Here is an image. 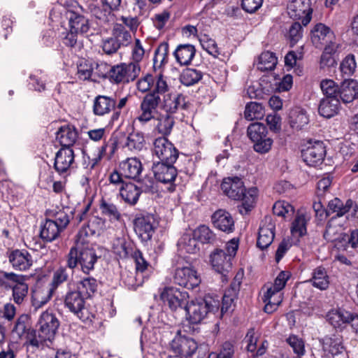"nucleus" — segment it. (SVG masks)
I'll return each instance as SVG.
<instances>
[{
  "instance_id": "nucleus-1",
  "label": "nucleus",
  "mask_w": 358,
  "mask_h": 358,
  "mask_svg": "<svg viewBox=\"0 0 358 358\" xmlns=\"http://www.w3.org/2000/svg\"><path fill=\"white\" fill-rule=\"evenodd\" d=\"M137 89L142 93H147L142 99L137 120L141 123H147L155 118L160 106V94L170 90L166 78L162 73H147L136 83Z\"/></svg>"
},
{
  "instance_id": "nucleus-2",
  "label": "nucleus",
  "mask_w": 358,
  "mask_h": 358,
  "mask_svg": "<svg viewBox=\"0 0 358 358\" xmlns=\"http://www.w3.org/2000/svg\"><path fill=\"white\" fill-rule=\"evenodd\" d=\"M221 189L229 198L242 201V207L239 210L241 214H246L254 207L257 194V188H250L246 191L242 180L238 177L224 179Z\"/></svg>"
},
{
  "instance_id": "nucleus-3",
  "label": "nucleus",
  "mask_w": 358,
  "mask_h": 358,
  "mask_svg": "<svg viewBox=\"0 0 358 358\" xmlns=\"http://www.w3.org/2000/svg\"><path fill=\"white\" fill-rule=\"evenodd\" d=\"M59 324L58 318L52 312H43L37 322V329L29 336L30 345L38 348L43 346L45 341L53 340Z\"/></svg>"
},
{
  "instance_id": "nucleus-4",
  "label": "nucleus",
  "mask_w": 358,
  "mask_h": 358,
  "mask_svg": "<svg viewBox=\"0 0 358 358\" xmlns=\"http://www.w3.org/2000/svg\"><path fill=\"white\" fill-rule=\"evenodd\" d=\"M83 245L76 241V245L70 248L66 256V266L72 271L80 266L84 273L89 274L94 270L99 257L94 248Z\"/></svg>"
},
{
  "instance_id": "nucleus-5",
  "label": "nucleus",
  "mask_w": 358,
  "mask_h": 358,
  "mask_svg": "<svg viewBox=\"0 0 358 358\" xmlns=\"http://www.w3.org/2000/svg\"><path fill=\"white\" fill-rule=\"evenodd\" d=\"M238 248V240L231 239L227 242L224 249H216L210 255V262L213 269L224 278L232 267L231 260Z\"/></svg>"
},
{
  "instance_id": "nucleus-6",
  "label": "nucleus",
  "mask_w": 358,
  "mask_h": 358,
  "mask_svg": "<svg viewBox=\"0 0 358 358\" xmlns=\"http://www.w3.org/2000/svg\"><path fill=\"white\" fill-rule=\"evenodd\" d=\"M71 270L66 265L65 266H59L52 273V280L50 282V288L36 289L32 293V305L38 308L45 304L51 298L52 292L55 289L67 282L70 278V275L73 274V270L70 274Z\"/></svg>"
},
{
  "instance_id": "nucleus-7",
  "label": "nucleus",
  "mask_w": 358,
  "mask_h": 358,
  "mask_svg": "<svg viewBox=\"0 0 358 358\" xmlns=\"http://www.w3.org/2000/svg\"><path fill=\"white\" fill-rule=\"evenodd\" d=\"M218 309V301L210 296H205L203 299H197L188 303L185 311L190 323L199 324L208 313H215Z\"/></svg>"
},
{
  "instance_id": "nucleus-8",
  "label": "nucleus",
  "mask_w": 358,
  "mask_h": 358,
  "mask_svg": "<svg viewBox=\"0 0 358 358\" xmlns=\"http://www.w3.org/2000/svg\"><path fill=\"white\" fill-rule=\"evenodd\" d=\"M86 299L76 288L72 289L70 284L68 285V290L64 299V306L85 322H92L94 317L85 306Z\"/></svg>"
},
{
  "instance_id": "nucleus-9",
  "label": "nucleus",
  "mask_w": 358,
  "mask_h": 358,
  "mask_svg": "<svg viewBox=\"0 0 358 358\" xmlns=\"http://www.w3.org/2000/svg\"><path fill=\"white\" fill-rule=\"evenodd\" d=\"M247 135L254 143L253 148L255 152L264 154L271 150L273 140L268 136V130L264 124H250L247 129Z\"/></svg>"
},
{
  "instance_id": "nucleus-10",
  "label": "nucleus",
  "mask_w": 358,
  "mask_h": 358,
  "mask_svg": "<svg viewBox=\"0 0 358 358\" xmlns=\"http://www.w3.org/2000/svg\"><path fill=\"white\" fill-rule=\"evenodd\" d=\"M2 278L5 282L6 287L12 289V297L13 301L20 305L27 296L29 292V285L26 282L27 277L25 275L16 274L13 272H2Z\"/></svg>"
},
{
  "instance_id": "nucleus-11",
  "label": "nucleus",
  "mask_w": 358,
  "mask_h": 358,
  "mask_svg": "<svg viewBox=\"0 0 358 358\" xmlns=\"http://www.w3.org/2000/svg\"><path fill=\"white\" fill-rule=\"evenodd\" d=\"M141 66L137 62L120 63L111 66L110 81L114 84L133 82L139 76Z\"/></svg>"
},
{
  "instance_id": "nucleus-12",
  "label": "nucleus",
  "mask_w": 358,
  "mask_h": 358,
  "mask_svg": "<svg viewBox=\"0 0 358 358\" xmlns=\"http://www.w3.org/2000/svg\"><path fill=\"white\" fill-rule=\"evenodd\" d=\"M159 222L155 215L148 213L137 214L134 220V229L143 242H148L157 228Z\"/></svg>"
},
{
  "instance_id": "nucleus-13",
  "label": "nucleus",
  "mask_w": 358,
  "mask_h": 358,
  "mask_svg": "<svg viewBox=\"0 0 358 358\" xmlns=\"http://www.w3.org/2000/svg\"><path fill=\"white\" fill-rule=\"evenodd\" d=\"M160 299L173 311L185 310L189 303L188 293L173 286L164 287L160 292Z\"/></svg>"
},
{
  "instance_id": "nucleus-14",
  "label": "nucleus",
  "mask_w": 358,
  "mask_h": 358,
  "mask_svg": "<svg viewBox=\"0 0 358 358\" xmlns=\"http://www.w3.org/2000/svg\"><path fill=\"white\" fill-rule=\"evenodd\" d=\"M173 282L188 289H193L201 283L197 271L191 266L177 267L173 274Z\"/></svg>"
},
{
  "instance_id": "nucleus-15",
  "label": "nucleus",
  "mask_w": 358,
  "mask_h": 358,
  "mask_svg": "<svg viewBox=\"0 0 358 358\" xmlns=\"http://www.w3.org/2000/svg\"><path fill=\"white\" fill-rule=\"evenodd\" d=\"M153 152L160 162L175 163L178 157V150L166 137H159L153 142Z\"/></svg>"
},
{
  "instance_id": "nucleus-16",
  "label": "nucleus",
  "mask_w": 358,
  "mask_h": 358,
  "mask_svg": "<svg viewBox=\"0 0 358 358\" xmlns=\"http://www.w3.org/2000/svg\"><path fill=\"white\" fill-rule=\"evenodd\" d=\"M172 351L176 354L175 356L190 357L197 350V343L192 338L182 336L180 331H178L177 334L173 338L170 343Z\"/></svg>"
},
{
  "instance_id": "nucleus-17",
  "label": "nucleus",
  "mask_w": 358,
  "mask_h": 358,
  "mask_svg": "<svg viewBox=\"0 0 358 358\" xmlns=\"http://www.w3.org/2000/svg\"><path fill=\"white\" fill-rule=\"evenodd\" d=\"M287 9L289 17L294 20H301L303 26L310 22L312 9L310 0H290Z\"/></svg>"
},
{
  "instance_id": "nucleus-18",
  "label": "nucleus",
  "mask_w": 358,
  "mask_h": 358,
  "mask_svg": "<svg viewBox=\"0 0 358 358\" xmlns=\"http://www.w3.org/2000/svg\"><path fill=\"white\" fill-rule=\"evenodd\" d=\"M160 107L166 114H173L178 110H187L189 108V103L187 100V97L182 94H173L168 92L160 94Z\"/></svg>"
},
{
  "instance_id": "nucleus-19",
  "label": "nucleus",
  "mask_w": 358,
  "mask_h": 358,
  "mask_svg": "<svg viewBox=\"0 0 358 358\" xmlns=\"http://www.w3.org/2000/svg\"><path fill=\"white\" fill-rule=\"evenodd\" d=\"M174 163L157 162L154 164L152 170L155 178L162 183L170 184L169 190L173 192L175 190L173 182L176 180L178 172Z\"/></svg>"
},
{
  "instance_id": "nucleus-20",
  "label": "nucleus",
  "mask_w": 358,
  "mask_h": 358,
  "mask_svg": "<svg viewBox=\"0 0 358 358\" xmlns=\"http://www.w3.org/2000/svg\"><path fill=\"white\" fill-rule=\"evenodd\" d=\"M326 155V147L323 142L315 141L313 145L301 152V157L303 162L310 166H317L324 161Z\"/></svg>"
},
{
  "instance_id": "nucleus-21",
  "label": "nucleus",
  "mask_w": 358,
  "mask_h": 358,
  "mask_svg": "<svg viewBox=\"0 0 358 358\" xmlns=\"http://www.w3.org/2000/svg\"><path fill=\"white\" fill-rule=\"evenodd\" d=\"M85 10L78 5L75 10H69V24L71 29L80 34H86L90 29L89 19L84 15Z\"/></svg>"
},
{
  "instance_id": "nucleus-22",
  "label": "nucleus",
  "mask_w": 358,
  "mask_h": 358,
  "mask_svg": "<svg viewBox=\"0 0 358 358\" xmlns=\"http://www.w3.org/2000/svg\"><path fill=\"white\" fill-rule=\"evenodd\" d=\"M275 225L271 217H265L259 229L257 246L262 250L268 248L275 237Z\"/></svg>"
},
{
  "instance_id": "nucleus-23",
  "label": "nucleus",
  "mask_w": 358,
  "mask_h": 358,
  "mask_svg": "<svg viewBox=\"0 0 358 358\" xmlns=\"http://www.w3.org/2000/svg\"><path fill=\"white\" fill-rule=\"evenodd\" d=\"M335 40L334 31L323 23L316 24L311 30V41L317 48H322L327 43Z\"/></svg>"
},
{
  "instance_id": "nucleus-24",
  "label": "nucleus",
  "mask_w": 358,
  "mask_h": 358,
  "mask_svg": "<svg viewBox=\"0 0 358 358\" xmlns=\"http://www.w3.org/2000/svg\"><path fill=\"white\" fill-rule=\"evenodd\" d=\"M327 320L334 328H340L344 324L353 322L358 327V315L343 309L332 310L327 315Z\"/></svg>"
},
{
  "instance_id": "nucleus-25",
  "label": "nucleus",
  "mask_w": 358,
  "mask_h": 358,
  "mask_svg": "<svg viewBox=\"0 0 358 358\" xmlns=\"http://www.w3.org/2000/svg\"><path fill=\"white\" fill-rule=\"evenodd\" d=\"M8 259L15 270L25 271L33 265L32 255L26 250H14L10 252Z\"/></svg>"
},
{
  "instance_id": "nucleus-26",
  "label": "nucleus",
  "mask_w": 358,
  "mask_h": 358,
  "mask_svg": "<svg viewBox=\"0 0 358 358\" xmlns=\"http://www.w3.org/2000/svg\"><path fill=\"white\" fill-rule=\"evenodd\" d=\"M117 104L115 96L98 95L93 101L92 111L96 116L102 117L114 112Z\"/></svg>"
},
{
  "instance_id": "nucleus-27",
  "label": "nucleus",
  "mask_w": 358,
  "mask_h": 358,
  "mask_svg": "<svg viewBox=\"0 0 358 358\" xmlns=\"http://www.w3.org/2000/svg\"><path fill=\"white\" fill-rule=\"evenodd\" d=\"M74 162V152L72 148H61L55 157L54 169L60 175L66 173Z\"/></svg>"
},
{
  "instance_id": "nucleus-28",
  "label": "nucleus",
  "mask_w": 358,
  "mask_h": 358,
  "mask_svg": "<svg viewBox=\"0 0 358 358\" xmlns=\"http://www.w3.org/2000/svg\"><path fill=\"white\" fill-rule=\"evenodd\" d=\"M119 169L124 178L137 180L141 176L143 167L138 158L129 157L120 163Z\"/></svg>"
},
{
  "instance_id": "nucleus-29",
  "label": "nucleus",
  "mask_w": 358,
  "mask_h": 358,
  "mask_svg": "<svg viewBox=\"0 0 358 358\" xmlns=\"http://www.w3.org/2000/svg\"><path fill=\"white\" fill-rule=\"evenodd\" d=\"M328 208L332 213H336V217L344 215L352 210V216L358 217V206L352 199H348L344 203L340 199L334 198L329 202Z\"/></svg>"
},
{
  "instance_id": "nucleus-30",
  "label": "nucleus",
  "mask_w": 358,
  "mask_h": 358,
  "mask_svg": "<svg viewBox=\"0 0 358 358\" xmlns=\"http://www.w3.org/2000/svg\"><path fill=\"white\" fill-rule=\"evenodd\" d=\"M212 222L215 228L226 232L231 233L234 230V221L231 214L223 209L216 210L212 215Z\"/></svg>"
},
{
  "instance_id": "nucleus-31",
  "label": "nucleus",
  "mask_w": 358,
  "mask_h": 358,
  "mask_svg": "<svg viewBox=\"0 0 358 358\" xmlns=\"http://www.w3.org/2000/svg\"><path fill=\"white\" fill-rule=\"evenodd\" d=\"M338 98L340 102L348 103L358 98V83L354 80H345L339 85Z\"/></svg>"
},
{
  "instance_id": "nucleus-32",
  "label": "nucleus",
  "mask_w": 358,
  "mask_h": 358,
  "mask_svg": "<svg viewBox=\"0 0 358 358\" xmlns=\"http://www.w3.org/2000/svg\"><path fill=\"white\" fill-rule=\"evenodd\" d=\"M78 138L76 128L71 124L62 126L56 132V139L62 148H69L75 144Z\"/></svg>"
},
{
  "instance_id": "nucleus-33",
  "label": "nucleus",
  "mask_w": 358,
  "mask_h": 358,
  "mask_svg": "<svg viewBox=\"0 0 358 358\" xmlns=\"http://www.w3.org/2000/svg\"><path fill=\"white\" fill-rule=\"evenodd\" d=\"M104 221L98 217H92L78 231L76 241L83 244L85 238L99 234L103 227Z\"/></svg>"
},
{
  "instance_id": "nucleus-34",
  "label": "nucleus",
  "mask_w": 358,
  "mask_h": 358,
  "mask_svg": "<svg viewBox=\"0 0 358 358\" xmlns=\"http://www.w3.org/2000/svg\"><path fill=\"white\" fill-rule=\"evenodd\" d=\"M33 331H35V329H31L30 317L27 314H22L17 317L12 329L13 334H15L20 339L24 338L29 345V336Z\"/></svg>"
},
{
  "instance_id": "nucleus-35",
  "label": "nucleus",
  "mask_w": 358,
  "mask_h": 358,
  "mask_svg": "<svg viewBox=\"0 0 358 358\" xmlns=\"http://www.w3.org/2000/svg\"><path fill=\"white\" fill-rule=\"evenodd\" d=\"M322 349L333 358H345L344 347L340 338L325 337L322 339Z\"/></svg>"
},
{
  "instance_id": "nucleus-36",
  "label": "nucleus",
  "mask_w": 358,
  "mask_h": 358,
  "mask_svg": "<svg viewBox=\"0 0 358 358\" xmlns=\"http://www.w3.org/2000/svg\"><path fill=\"white\" fill-rule=\"evenodd\" d=\"M340 99L323 98L318 107L319 114L326 118H331L338 114L340 110Z\"/></svg>"
},
{
  "instance_id": "nucleus-37",
  "label": "nucleus",
  "mask_w": 358,
  "mask_h": 358,
  "mask_svg": "<svg viewBox=\"0 0 358 358\" xmlns=\"http://www.w3.org/2000/svg\"><path fill=\"white\" fill-rule=\"evenodd\" d=\"M196 49L191 44H180L178 45L173 55L176 62L181 66L189 65L195 56Z\"/></svg>"
},
{
  "instance_id": "nucleus-38",
  "label": "nucleus",
  "mask_w": 358,
  "mask_h": 358,
  "mask_svg": "<svg viewBox=\"0 0 358 358\" xmlns=\"http://www.w3.org/2000/svg\"><path fill=\"white\" fill-rule=\"evenodd\" d=\"M136 249L132 243L124 238L116 239L113 245V252L121 259L132 257Z\"/></svg>"
},
{
  "instance_id": "nucleus-39",
  "label": "nucleus",
  "mask_w": 358,
  "mask_h": 358,
  "mask_svg": "<svg viewBox=\"0 0 358 358\" xmlns=\"http://www.w3.org/2000/svg\"><path fill=\"white\" fill-rule=\"evenodd\" d=\"M99 287L96 278L87 276L81 278L76 283V289L87 299L92 297L97 292Z\"/></svg>"
},
{
  "instance_id": "nucleus-40",
  "label": "nucleus",
  "mask_w": 358,
  "mask_h": 358,
  "mask_svg": "<svg viewBox=\"0 0 358 358\" xmlns=\"http://www.w3.org/2000/svg\"><path fill=\"white\" fill-rule=\"evenodd\" d=\"M312 285L320 290H326L330 283L329 276L324 267L320 266L313 269L312 277L309 280Z\"/></svg>"
},
{
  "instance_id": "nucleus-41",
  "label": "nucleus",
  "mask_w": 358,
  "mask_h": 358,
  "mask_svg": "<svg viewBox=\"0 0 358 358\" xmlns=\"http://www.w3.org/2000/svg\"><path fill=\"white\" fill-rule=\"evenodd\" d=\"M62 229L50 219H46L45 222L41 225L40 236L42 239L47 242H52L57 239Z\"/></svg>"
},
{
  "instance_id": "nucleus-42",
  "label": "nucleus",
  "mask_w": 358,
  "mask_h": 358,
  "mask_svg": "<svg viewBox=\"0 0 358 358\" xmlns=\"http://www.w3.org/2000/svg\"><path fill=\"white\" fill-rule=\"evenodd\" d=\"M141 193L138 187L131 182H126L120 190L122 199L130 205H134L137 203Z\"/></svg>"
},
{
  "instance_id": "nucleus-43",
  "label": "nucleus",
  "mask_w": 358,
  "mask_h": 358,
  "mask_svg": "<svg viewBox=\"0 0 358 358\" xmlns=\"http://www.w3.org/2000/svg\"><path fill=\"white\" fill-rule=\"evenodd\" d=\"M101 214L104 218L108 219L111 223L120 221L121 213L114 203L105 199H101L99 204Z\"/></svg>"
},
{
  "instance_id": "nucleus-44",
  "label": "nucleus",
  "mask_w": 358,
  "mask_h": 358,
  "mask_svg": "<svg viewBox=\"0 0 358 358\" xmlns=\"http://www.w3.org/2000/svg\"><path fill=\"white\" fill-rule=\"evenodd\" d=\"M289 119L291 127L297 130L301 129L309 121L306 111L301 108L291 110Z\"/></svg>"
},
{
  "instance_id": "nucleus-45",
  "label": "nucleus",
  "mask_w": 358,
  "mask_h": 358,
  "mask_svg": "<svg viewBox=\"0 0 358 358\" xmlns=\"http://www.w3.org/2000/svg\"><path fill=\"white\" fill-rule=\"evenodd\" d=\"M240 282H232L227 289L225 290L222 297L221 313L223 314L227 313L231 306L234 303V301L237 299L239 292Z\"/></svg>"
},
{
  "instance_id": "nucleus-46",
  "label": "nucleus",
  "mask_w": 358,
  "mask_h": 358,
  "mask_svg": "<svg viewBox=\"0 0 358 358\" xmlns=\"http://www.w3.org/2000/svg\"><path fill=\"white\" fill-rule=\"evenodd\" d=\"M112 37L117 42L121 47H127L131 44L132 36L130 31L120 24L115 23L112 29Z\"/></svg>"
},
{
  "instance_id": "nucleus-47",
  "label": "nucleus",
  "mask_w": 358,
  "mask_h": 358,
  "mask_svg": "<svg viewBox=\"0 0 358 358\" xmlns=\"http://www.w3.org/2000/svg\"><path fill=\"white\" fill-rule=\"evenodd\" d=\"M89 8L92 15L98 20V24L104 26L113 21L114 15L111 12L113 9L108 7V8H101L94 4H91Z\"/></svg>"
},
{
  "instance_id": "nucleus-48",
  "label": "nucleus",
  "mask_w": 358,
  "mask_h": 358,
  "mask_svg": "<svg viewBox=\"0 0 358 358\" xmlns=\"http://www.w3.org/2000/svg\"><path fill=\"white\" fill-rule=\"evenodd\" d=\"M145 144L144 136L140 132L129 134L124 143V148L131 152H138L143 150Z\"/></svg>"
},
{
  "instance_id": "nucleus-49",
  "label": "nucleus",
  "mask_w": 358,
  "mask_h": 358,
  "mask_svg": "<svg viewBox=\"0 0 358 358\" xmlns=\"http://www.w3.org/2000/svg\"><path fill=\"white\" fill-rule=\"evenodd\" d=\"M341 231L342 226L338 222L337 217H332L327 224L323 237L327 241L334 242L339 238Z\"/></svg>"
},
{
  "instance_id": "nucleus-50",
  "label": "nucleus",
  "mask_w": 358,
  "mask_h": 358,
  "mask_svg": "<svg viewBox=\"0 0 358 358\" xmlns=\"http://www.w3.org/2000/svg\"><path fill=\"white\" fill-rule=\"evenodd\" d=\"M203 77V73L195 69L187 68L180 76V83L185 86H192L198 83Z\"/></svg>"
},
{
  "instance_id": "nucleus-51",
  "label": "nucleus",
  "mask_w": 358,
  "mask_h": 358,
  "mask_svg": "<svg viewBox=\"0 0 358 358\" xmlns=\"http://www.w3.org/2000/svg\"><path fill=\"white\" fill-rule=\"evenodd\" d=\"M277 62V57L273 52L265 51L259 57L257 69L261 71H272L275 69Z\"/></svg>"
},
{
  "instance_id": "nucleus-52",
  "label": "nucleus",
  "mask_w": 358,
  "mask_h": 358,
  "mask_svg": "<svg viewBox=\"0 0 358 358\" xmlns=\"http://www.w3.org/2000/svg\"><path fill=\"white\" fill-rule=\"evenodd\" d=\"M264 115V108L262 104L257 102H250L245 106L244 117L246 120L252 121L253 120L262 119Z\"/></svg>"
},
{
  "instance_id": "nucleus-53",
  "label": "nucleus",
  "mask_w": 358,
  "mask_h": 358,
  "mask_svg": "<svg viewBox=\"0 0 358 358\" xmlns=\"http://www.w3.org/2000/svg\"><path fill=\"white\" fill-rule=\"evenodd\" d=\"M174 123V119L171 115H161L157 118L156 129L159 134L168 136L171 132Z\"/></svg>"
},
{
  "instance_id": "nucleus-54",
  "label": "nucleus",
  "mask_w": 358,
  "mask_h": 358,
  "mask_svg": "<svg viewBox=\"0 0 358 358\" xmlns=\"http://www.w3.org/2000/svg\"><path fill=\"white\" fill-rule=\"evenodd\" d=\"M307 220L303 214H297L292 223L291 232L293 236L302 237L307 233Z\"/></svg>"
},
{
  "instance_id": "nucleus-55",
  "label": "nucleus",
  "mask_w": 358,
  "mask_h": 358,
  "mask_svg": "<svg viewBox=\"0 0 358 358\" xmlns=\"http://www.w3.org/2000/svg\"><path fill=\"white\" fill-rule=\"evenodd\" d=\"M169 60V44L161 43L157 48L153 58L154 67H161L168 62Z\"/></svg>"
},
{
  "instance_id": "nucleus-56",
  "label": "nucleus",
  "mask_w": 358,
  "mask_h": 358,
  "mask_svg": "<svg viewBox=\"0 0 358 358\" xmlns=\"http://www.w3.org/2000/svg\"><path fill=\"white\" fill-rule=\"evenodd\" d=\"M320 88L325 96L324 98H338L339 85L333 80L324 79L320 83Z\"/></svg>"
},
{
  "instance_id": "nucleus-57",
  "label": "nucleus",
  "mask_w": 358,
  "mask_h": 358,
  "mask_svg": "<svg viewBox=\"0 0 358 358\" xmlns=\"http://www.w3.org/2000/svg\"><path fill=\"white\" fill-rule=\"evenodd\" d=\"M194 236L202 243H210L215 239V235L206 225H201L194 231Z\"/></svg>"
},
{
  "instance_id": "nucleus-58",
  "label": "nucleus",
  "mask_w": 358,
  "mask_h": 358,
  "mask_svg": "<svg viewBox=\"0 0 358 358\" xmlns=\"http://www.w3.org/2000/svg\"><path fill=\"white\" fill-rule=\"evenodd\" d=\"M50 220H53L63 231L66 228L70 222V216L64 209H60L52 213Z\"/></svg>"
},
{
  "instance_id": "nucleus-59",
  "label": "nucleus",
  "mask_w": 358,
  "mask_h": 358,
  "mask_svg": "<svg viewBox=\"0 0 358 358\" xmlns=\"http://www.w3.org/2000/svg\"><path fill=\"white\" fill-rule=\"evenodd\" d=\"M199 41L203 50L214 57H218L220 51L215 40L209 38L207 35H204Z\"/></svg>"
},
{
  "instance_id": "nucleus-60",
  "label": "nucleus",
  "mask_w": 358,
  "mask_h": 358,
  "mask_svg": "<svg viewBox=\"0 0 358 358\" xmlns=\"http://www.w3.org/2000/svg\"><path fill=\"white\" fill-rule=\"evenodd\" d=\"M196 240L195 236L192 238L189 235H185L180 239V245L186 252L194 254L199 250Z\"/></svg>"
},
{
  "instance_id": "nucleus-61",
  "label": "nucleus",
  "mask_w": 358,
  "mask_h": 358,
  "mask_svg": "<svg viewBox=\"0 0 358 358\" xmlns=\"http://www.w3.org/2000/svg\"><path fill=\"white\" fill-rule=\"evenodd\" d=\"M139 183L138 188L141 192H154L155 191V180L151 175H145L143 178L140 177L136 180Z\"/></svg>"
},
{
  "instance_id": "nucleus-62",
  "label": "nucleus",
  "mask_w": 358,
  "mask_h": 358,
  "mask_svg": "<svg viewBox=\"0 0 358 358\" xmlns=\"http://www.w3.org/2000/svg\"><path fill=\"white\" fill-rule=\"evenodd\" d=\"M287 342L292 347L294 352L299 357L304 355L305 345L302 338H300L295 335H291L287 339Z\"/></svg>"
},
{
  "instance_id": "nucleus-63",
  "label": "nucleus",
  "mask_w": 358,
  "mask_h": 358,
  "mask_svg": "<svg viewBox=\"0 0 358 358\" xmlns=\"http://www.w3.org/2000/svg\"><path fill=\"white\" fill-rule=\"evenodd\" d=\"M303 24L299 22L292 23L289 29V38L292 45H295L303 36Z\"/></svg>"
},
{
  "instance_id": "nucleus-64",
  "label": "nucleus",
  "mask_w": 358,
  "mask_h": 358,
  "mask_svg": "<svg viewBox=\"0 0 358 358\" xmlns=\"http://www.w3.org/2000/svg\"><path fill=\"white\" fill-rule=\"evenodd\" d=\"M234 354V344L231 342L226 341L222 345L219 352L217 354H210L209 355V358H210L213 355L215 357L214 358H232Z\"/></svg>"
}]
</instances>
